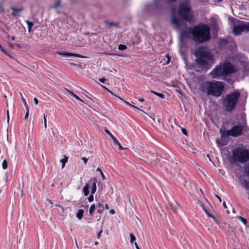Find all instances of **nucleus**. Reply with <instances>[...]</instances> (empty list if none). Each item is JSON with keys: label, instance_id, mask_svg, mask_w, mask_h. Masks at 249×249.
<instances>
[{"label": "nucleus", "instance_id": "41", "mask_svg": "<svg viewBox=\"0 0 249 249\" xmlns=\"http://www.w3.org/2000/svg\"><path fill=\"white\" fill-rule=\"evenodd\" d=\"M181 131L183 134H184L185 135H187V130L185 128H181Z\"/></svg>", "mask_w": 249, "mask_h": 249}, {"label": "nucleus", "instance_id": "39", "mask_svg": "<svg viewBox=\"0 0 249 249\" xmlns=\"http://www.w3.org/2000/svg\"><path fill=\"white\" fill-rule=\"evenodd\" d=\"M93 199H94V198H93V195L91 194L88 197V200H89V202H91L93 201Z\"/></svg>", "mask_w": 249, "mask_h": 249}, {"label": "nucleus", "instance_id": "43", "mask_svg": "<svg viewBox=\"0 0 249 249\" xmlns=\"http://www.w3.org/2000/svg\"><path fill=\"white\" fill-rule=\"evenodd\" d=\"M7 122H9V112L8 110H7Z\"/></svg>", "mask_w": 249, "mask_h": 249}, {"label": "nucleus", "instance_id": "42", "mask_svg": "<svg viewBox=\"0 0 249 249\" xmlns=\"http://www.w3.org/2000/svg\"><path fill=\"white\" fill-rule=\"evenodd\" d=\"M82 160H83L85 164H86L88 160V159L85 157H83Z\"/></svg>", "mask_w": 249, "mask_h": 249}, {"label": "nucleus", "instance_id": "47", "mask_svg": "<svg viewBox=\"0 0 249 249\" xmlns=\"http://www.w3.org/2000/svg\"><path fill=\"white\" fill-rule=\"evenodd\" d=\"M215 197L218 199V200L220 201V202H221L222 201V200H221V198H220V197L219 196H218V195H215Z\"/></svg>", "mask_w": 249, "mask_h": 249}, {"label": "nucleus", "instance_id": "30", "mask_svg": "<svg viewBox=\"0 0 249 249\" xmlns=\"http://www.w3.org/2000/svg\"><path fill=\"white\" fill-rule=\"evenodd\" d=\"M2 168H3V169H4V170L7 168V167H8V164H7V160H4L2 161Z\"/></svg>", "mask_w": 249, "mask_h": 249}, {"label": "nucleus", "instance_id": "20", "mask_svg": "<svg viewBox=\"0 0 249 249\" xmlns=\"http://www.w3.org/2000/svg\"><path fill=\"white\" fill-rule=\"evenodd\" d=\"M61 0H56L55 3L54 5L51 6L50 7L52 9H56L58 7H60L61 6Z\"/></svg>", "mask_w": 249, "mask_h": 249}, {"label": "nucleus", "instance_id": "25", "mask_svg": "<svg viewBox=\"0 0 249 249\" xmlns=\"http://www.w3.org/2000/svg\"><path fill=\"white\" fill-rule=\"evenodd\" d=\"M151 93L154 94L155 95L159 96V97H160L161 99H163L164 98V95L162 93H158L156 91H153V90H151L150 91Z\"/></svg>", "mask_w": 249, "mask_h": 249}, {"label": "nucleus", "instance_id": "40", "mask_svg": "<svg viewBox=\"0 0 249 249\" xmlns=\"http://www.w3.org/2000/svg\"><path fill=\"white\" fill-rule=\"evenodd\" d=\"M26 112L25 116V119H27L29 115V107L26 108Z\"/></svg>", "mask_w": 249, "mask_h": 249}, {"label": "nucleus", "instance_id": "37", "mask_svg": "<svg viewBox=\"0 0 249 249\" xmlns=\"http://www.w3.org/2000/svg\"><path fill=\"white\" fill-rule=\"evenodd\" d=\"M130 242H131V243H132L136 240L135 236L132 233L130 234Z\"/></svg>", "mask_w": 249, "mask_h": 249}, {"label": "nucleus", "instance_id": "51", "mask_svg": "<svg viewBox=\"0 0 249 249\" xmlns=\"http://www.w3.org/2000/svg\"><path fill=\"white\" fill-rule=\"evenodd\" d=\"M135 246L136 247V248L137 249H140V248L139 247V246H138V244L136 242L135 243Z\"/></svg>", "mask_w": 249, "mask_h": 249}, {"label": "nucleus", "instance_id": "55", "mask_svg": "<svg viewBox=\"0 0 249 249\" xmlns=\"http://www.w3.org/2000/svg\"><path fill=\"white\" fill-rule=\"evenodd\" d=\"M49 202L50 203V204H51L52 205L51 207H52L53 204L52 201L51 200H49Z\"/></svg>", "mask_w": 249, "mask_h": 249}, {"label": "nucleus", "instance_id": "63", "mask_svg": "<svg viewBox=\"0 0 249 249\" xmlns=\"http://www.w3.org/2000/svg\"><path fill=\"white\" fill-rule=\"evenodd\" d=\"M98 244V242H95V245H97Z\"/></svg>", "mask_w": 249, "mask_h": 249}, {"label": "nucleus", "instance_id": "13", "mask_svg": "<svg viewBox=\"0 0 249 249\" xmlns=\"http://www.w3.org/2000/svg\"><path fill=\"white\" fill-rule=\"evenodd\" d=\"M11 9L13 11V13H12V15L14 16H17V14L19 13V12L22 11L23 10V8H16L14 7H12L11 8Z\"/></svg>", "mask_w": 249, "mask_h": 249}, {"label": "nucleus", "instance_id": "61", "mask_svg": "<svg viewBox=\"0 0 249 249\" xmlns=\"http://www.w3.org/2000/svg\"><path fill=\"white\" fill-rule=\"evenodd\" d=\"M19 94H20L21 97L22 98V96H23L22 93L21 92H20Z\"/></svg>", "mask_w": 249, "mask_h": 249}, {"label": "nucleus", "instance_id": "33", "mask_svg": "<svg viewBox=\"0 0 249 249\" xmlns=\"http://www.w3.org/2000/svg\"><path fill=\"white\" fill-rule=\"evenodd\" d=\"M122 101H123L125 104L128 105V106H130L132 107H133V108H136L137 109H139V110H140L138 107H136V106H133L132 105H131L129 103H128V102L127 101H125L124 100H123V99L121 100Z\"/></svg>", "mask_w": 249, "mask_h": 249}, {"label": "nucleus", "instance_id": "59", "mask_svg": "<svg viewBox=\"0 0 249 249\" xmlns=\"http://www.w3.org/2000/svg\"><path fill=\"white\" fill-rule=\"evenodd\" d=\"M44 126H45V128H46L47 126V123H44Z\"/></svg>", "mask_w": 249, "mask_h": 249}, {"label": "nucleus", "instance_id": "17", "mask_svg": "<svg viewBox=\"0 0 249 249\" xmlns=\"http://www.w3.org/2000/svg\"><path fill=\"white\" fill-rule=\"evenodd\" d=\"M57 53L64 56L65 57H69L71 56V53H69L65 51H61V52H57Z\"/></svg>", "mask_w": 249, "mask_h": 249}, {"label": "nucleus", "instance_id": "48", "mask_svg": "<svg viewBox=\"0 0 249 249\" xmlns=\"http://www.w3.org/2000/svg\"><path fill=\"white\" fill-rule=\"evenodd\" d=\"M109 213L110 214H113L115 213V212L113 209H111L109 211Z\"/></svg>", "mask_w": 249, "mask_h": 249}, {"label": "nucleus", "instance_id": "2", "mask_svg": "<svg viewBox=\"0 0 249 249\" xmlns=\"http://www.w3.org/2000/svg\"><path fill=\"white\" fill-rule=\"evenodd\" d=\"M195 54L196 57V61L197 65L202 69L208 68L210 64L214 63L213 56L207 47L203 46L198 47Z\"/></svg>", "mask_w": 249, "mask_h": 249}, {"label": "nucleus", "instance_id": "45", "mask_svg": "<svg viewBox=\"0 0 249 249\" xmlns=\"http://www.w3.org/2000/svg\"><path fill=\"white\" fill-rule=\"evenodd\" d=\"M103 231V230H101L98 233V235H97V238L98 239H99L100 238V236H101V233Z\"/></svg>", "mask_w": 249, "mask_h": 249}, {"label": "nucleus", "instance_id": "7", "mask_svg": "<svg viewBox=\"0 0 249 249\" xmlns=\"http://www.w3.org/2000/svg\"><path fill=\"white\" fill-rule=\"evenodd\" d=\"M178 12L180 18L183 20L189 21L192 18V13L190 4L186 2L179 5Z\"/></svg>", "mask_w": 249, "mask_h": 249}, {"label": "nucleus", "instance_id": "19", "mask_svg": "<svg viewBox=\"0 0 249 249\" xmlns=\"http://www.w3.org/2000/svg\"><path fill=\"white\" fill-rule=\"evenodd\" d=\"M113 141L114 143L119 146V149L120 150H123L125 149V148L123 147L121 144L119 143V142L117 140L116 138H113Z\"/></svg>", "mask_w": 249, "mask_h": 249}, {"label": "nucleus", "instance_id": "57", "mask_svg": "<svg viewBox=\"0 0 249 249\" xmlns=\"http://www.w3.org/2000/svg\"><path fill=\"white\" fill-rule=\"evenodd\" d=\"M105 208L107 210L108 209V205L107 204H106L105 205Z\"/></svg>", "mask_w": 249, "mask_h": 249}, {"label": "nucleus", "instance_id": "54", "mask_svg": "<svg viewBox=\"0 0 249 249\" xmlns=\"http://www.w3.org/2000/svg\"><path fill=\"white\" fill-rule=\"evenodd\" d=\"M0 49L2 52H5L4 50L3 49L2 47L1 46V45L0 44Z\"/></svg>", "mask_w": 249, "mask_h": 249}, {"label": "nucleus", "instance_id": "29", "mask_svg": "<svg viewBox=\"0 0 249 249\" xmlns=\"http://www.w3.org/2000/svg\"><path fill=\"white\" fill-rule=\"evenodd\" d=\"M95 209V206L94 204H92L90 206L89 210V213L90 215H92L93 212L94 211Z\"/></svg>", "mask_w": 249, "mask_h": 249}, {"label": "nucleus", "instance_id": "18", "mask_svg": "<svg viewBox=\"0 0 249 249\" xmlns=\"http://www.w3.org/2000/svg\"><path fill=\"white\" fill-rule=\"evenodd\" d=\"M83 213H84V210H82V209H80L78 211L77 213H76V216L78 219L80 220L83 217Z\"/></svg>", "mask_w": 249, "mask_h": 249}, {"label": "nucleus", "instance_id": "32", "mask_svg": "<svg viewBox=\"0 0 249 249\" xmlns=\"http://www.w3.org/2000/svg\"><path fill=\"white\" fill-rule=\"evenodd\" d=\"M126 49V46L123 44H120L118 46V49L121 51H123Z\"/></svg>", "mask_w": 249, "mask_h": 249}, {"label": "nucleus", "instance_id": "64", "mask_svg": "<svg viewBox=\"0 0 249 249\" xmlns=\"http://www.w3.org/2000/svg\"><path fill=\"white\" fill-rule=\"evenodd\" d=\"M109 54L111 55H115V54H113V53H110Z\"/></svg>", "mask_w": 249, "mask_h": 249}, {"label": "nucleus", "instance_id": "26", "mask_svg": "<svg viewBox=\"0 0 249 249\" xmlns=\"http://www.w3.org/2000/svg\"><path fill=\"white\" fill-rule=\"evenodd\" d=\"M98 207L100 208L97 211L98 213L100 214L102 213L104 211L103 205L102 204L99 203L98 205Z\"/></svg>", "mask_w": 249, "mask_h": 249}, {"label": "nucleus", "instance_id": "24", "mask_svg": "<svg viewBox=\"0 0 249 249\" xmlns=\"http://www.w3.org/2000/svg\"><path fill=\"white\" fill-rule=\"evenodd\" d=\"M26 23L28 25V31L29 32H30L31 31V29H32V27L34 26V22H31L29 20H26Z\"/></svg>", "mask_w": 249, "mask_h": 249}, {"label": "nucleus", "instance_id": "35", "mask_svg": "<svg viewBox=\"0 0 249 249\" xmlns=\"http://www.w3.org/2000/svg\"><path fill=\"white\" fill-rule=\"evenodd\" d=\"M102 87H103L104 88H105V89H107L108 92H110L112 95H114V96H115L116 97H117V98H118V99H120V100H122V99L121 97H119V96H118L116 95L115 94H114L112 92H111L110 90H109L108 89H107V88H106L105 87H104V86H103Z\"/></svg>", "mask_w": 249, "mask_h": 249}, {"label": "nucleus", "instance_id": "56", "mask_svg": "<svg viewBox=\"0 0 249 249\" xmlns=\"http://www.w3.org/2000/svg\"><path fill=\"white\" fill-rule=\"evenodd\" d=\"M139 101L141 102H143L144 101V100L142 98V99H139Z\"/></svg>", "mask_w": 249, "mask_h": 249}, {"label": "nucleus", "instance_id": "1", "mask_svg": "<svg viewBox=\"0 0 249 249\" xmlns=\"http://www.w3.org/2000/svg\"><path fill=\"white\" fill-rule=\"evenodd\" d=\"M182 36L192 39L196 44H201L210 39V30L205 24H199L189 27L181 32Z\"/></svg>", "mask_w": 249, "mask_h": 249}, {"label": "nucleus", "instance_id": "11", "mask_svg": "<svg viewBox=\"0 0 249 249\" xmlns=\"http://www.w3.org/2000/svg\"><path fill=\"white\" fill-rule=\"evenodd\" d=\"M171 23L175 25L176 28H179L181 26L182 21L173 16L171 19Z\"/></svg>", "mask_w": 249, "mask_h": 249}, {"label": "nucleus", "instance_id": "6", "mask_svg": "<svg viewBox=\"0 0 249 249\" xmlns=\"http://www.w3.org/2000/svg\"><path fill=\"white\" fill-rule=\"evenodd\" d=\"M240 96V93L237 90L226 95L223 104L227 111H231L234 109Z\"/></svg>", "mask_w": 249, "mask_h": 249}, {"label": "nucleus", "instance_id": "21", "mask_svg": "<svg viewBox=\"0 0 249 249\" xmlns=\"http://www.w3.org/2000/svg\"><path fill=\"white\" fill-rule=\"evenodd\" d=\"M106 24L109 27H117L119 26V23L117 22H105Z\"/></svg>", "mask_w": 249, "mask_h": 249}, {"label": "nucleus", "instance_id": "52", "mask_svg": "<svg viewBox=\"0 0 249 249\" xmlns=\"http://www.w3.org/2000/svg\"><path fill=\"white\" fill-rule=\"evenodd\" d=\"M170 61V58L168 56V59H167V60L166 61V64L169 63Z\"/></svg>", "mask_w": 249, "mask_h": 249}, {"label": "nucleus", "instance_id": "22", "mask_svg": "<svg viewBox=\"0 0 249 249\" xmlns=\"http://www.w3.org/2000/svg\"><path fill=\"white\" fill-rule=\"evenodd\" d=\"M97 180L95 178L93 179V182L92 183V186L91 188V194H93L95 193L96 191V184Z\"/></svg>", "mask_w": 249, "mask_h": 249}, {"label": "nucleus", "instance_id": "36", "mask_svg": "<svg viewBox=\"0 0 249 249\" xmlns=\"http://www.w3.org/2000/svg\"><path fill=\"white\" fill-rule=\"evenodd\" d=\"M21 100L23 102V103H24V105L25 107V108H28L29 107V106H28L27 105V103L26 101V100L25 99V98L23 97V96H22V98H21Z\"/></svg>", "mask_w": 249, "mask_h": 249}, {"label": "nucleus", "instance_id": "62", "mask_svg": "<svg viewBox=\"0 0 249 249\" xmlns=\"http://www.w3.org/2000/svg\"><path fill=\"white\" fill-rule=\"evenodd\" d=\"M15 36H13V37H12V40H14V39H15Z\"/></svg>", "mask_w": 249, "mask_h": 249}, {"label": "nucleus", "instance_id": "10", "mask_svg": "<svg viewBox=\"0 0 249 249\" xmlns=\"http://www.w3.org/2000/svg\"><path fill=\"white\" fill-rule=\"evenodd\" d=\"M242 32H249V22L239 21Z\"/></svg>", "mask_w": 249, "mask_h": 249}, {"label": "nucleus", "instance_id": "58", "mask_svg": "<svg viewBox=\"0 0 249 249\" xmlns=\"http://www.w3.org/2000/svg\"><path fill=\"white\" fill-rule=\"evenodd\" d=\"M203 210H204V211L205 212H206L207 211V209H206L205 207V208H203Z\"/></svg>", "mask_w": 249, "mask_h": 249}, {"label": "nucleus", "instance_id": "15", "mask_svg": "<svg viewBox=\"0 0 249 249\" xmlns=\"http://www.w3.org/2000/svg\"><path fill=\"white\" fill-rule=\"evenodd\" d=\"M65 89L68 92V93H69V94L71 95V96L72 97H73L74 98H75L76 99H77L82 102H84L82 99H81L77 95L73 93L72 91H71V90H70L69 89Z\"/></svg>", "mask_w": 249, "mask_h": 249}, {"label": "nucleus", "instance_id": "27", "mask_svg": "<svg viewBox=\"0 0 249 249\" xmlns=\"http://www.w3.org/2000/svg\"><path fill=\"white\" fill-rule=\"evenodd\" d=\"M205 213L208 217H212L213 219V220L215 222H216V223H218V221L216 219V218L214 217V216L213 215H212L209 213V212L208 210Z\"/></svg>", "mask_w": 249, "mask_h": 249}, {"label": "nucleus", "instance_id": "49", "mask_svg": "<svg viewBox=\"0 0 249 249\" xmlns=\"http://www.w3.org/2000/svg\"><path fill=\"white\" fill-rule=\"evenodd\" d=\"M199 203L200 204V205L201 206L202 209H203V208H205L204 205H203V204L201 202L199 201Z\"/></svg>", "mask_w": 249, "mask_h": 249}, {"label": "nucleus", "instance_id": "16", "mask_svg": "<svg viewBox=\"0 0 249 249\" xmlns=\"http://www.w3.org/2000/svg\"><path fill=\"white\" fill-rule=\"evenodd\" d=\"M83 191L85 196H87L89 194V185L86 183L83 188Z\"/></svg>", "mask_w": 249, "mask_h": 249}, {"label": "nucleus", "instance_id": "5", "mask_svg": "<svg viewBox=\"0 0 249 249\" xmlns=\"http://www.w3.org/2000/svg\"><path fill=\"white\" fill-rule=\"evenodd\" d=\"M249 160V150L244 147H237L232 151L231 163L240 162L244 163Z\"/></svg>", "mask_w": 249, "mask_h": 249}, {"label": "nucleus", "instance_id": "46", "mask_svg": "<svg viewBox=\"0 0 249 249\" xmlns=\"http://www.w3.org/2000/svg\"><path fill=\"white\" fill-rule=\"evenodd\" d=\"M34 101L36 105H37L38 104V101L36 98H34Z\"/></svg>", "mask_w": 249, "mask_h": 249}, {"label": "nucleus", "instance_id": "28", "mask_svg": "<svg viewBox=\"0 0 249 249\" xmlns=\"http://www.w3.org/2000/svg\"><path fill=\"white\" fill-rule=\"evenodd\" d=\"M237 218L239 220L241 221L244 223V225H247V220L245 218L242 217L241 216H239V215L237 216Z\"/></svg>", "mask_w": 249, "mask_h": 249}, {"label": "nucleus", "instance_id": "9", "mask_svg": "<svg viewBox=\"0 0 249 249\" xmlns=\"http://www.w3.org/2000/svg\"><path fill=\"white\" fill-rule=\"evenodd\" d=\"M244 173L248 178H246L244 176H242L239 178V179L242 187L249 190V163L244 166Z\"/></svg>", "mask_w": 249, "mask_h": 249}, {"label": "nucleus", "instance_id": "34", "mask_svg": "<svg viewBox=\"0 0 249 249\" xmlns=\"http://www.w3.org/2000/svg\"><path fill=\"white\" fill-rule=\"evenodd\" d=\"M105 132H106L107 134H108V135L111 137V139H112V140H113V138H115V137H114V136H113V135H112V134L110 132V131H109L108 129H107V128H105Z\"/></svg>", "mask_w": 249, "mask_h": 249}, {"label": "nucleus", "instance_id": "50", "mask_svg": "<svg viewBox=\"0 0 249 249\" xmlns=\"http://www.w3.org/2000/svg\"><path fill=\"white\" fill-rule=\"evenodd\" d=\"M43 119H44V123H47V119H46V116H45V114H44Z\"/></svg>", "mask_w": 249, "mask_h": 249}, {"label": "nucleus", "instance_id": "4", "mask_svg": "<svg viewBox=\"0 0 249 249\" xmlns=\"http://www.w3.org/2000/svg\"><path fill=\"white\" fill-rule=\"evenodd\" d=\"M204 87L208 95L218 97L224 91L225 86L223 82L221 81H207L204 83Z\"/></svg>", "mask_w": 249, "mask_h": 249}, {"label": "nucleus", "instance_id": "60", "mask_svg": "<svg viewBox=\"0 0 249 249\" xmlns=\"http://www.w3.org/2000/svg\"><path fill=\"white\" fill-rule=\"evenodd\" d=\"M200 191H201V193L203 195V194H204V193H203V192L202 190V189H200Z\"/></svg>", "mask_w": 249, "mask_h": 249}, {"label": "nucleus", "instance_id": "53", "mask_svg": "<svg viewBox=\"0 0 249 249\" xmlns=\"http://www.w3.org/2000/svg\"><path fill=\"white\" fill-rule=\"evenodd\" d=\"M223 207H224L225 208H227V206H226V204L225 202H224L223 203Z\"/></svg>", "mask_w": 249, "mask_h": 249}, {"label": "nucleus", "instance_id": "3", "mask_svg": "<svg viewBox=\"0 0 249 249\" xmlns=\"http://www.w3.org/2000/svg\"><path fill=\"white\" fill-rule=\"evenodd\" d=\"M234 66L229 62H224L216 66L211 72L210 75L213 78H219L235 72Z\"/></svg>", "mask_w": 249, "mask_h": 249}, {"label": "nucleus", "instance_id": "23", "mask_svg": "<svg viewBox=\"0 0 249 249\" xmlns=\"http://www.w3.org/2000/svg\"><path fill=\"white\" fill-rule=\"evenodd\" d=\"M68 157L64 155V158L60 160V162L62 163V168H64L65 164L68 162Z\"/></svg>", "mask_w": 249, "mask_h": 249}, {"label": "nucleus", "instance_id": "31", "mask_svg": "<svg viewBox=\"0 0 249 249\" xmlns=\"http://www.w3.org/2000/svg\"><path fill=\"white\" fill-rule=\"evenodd\" d=\"M97 171H99L100 173V175H101L102 178L103 180H105L106 179L105 176L104 175L103 172L101 170V169L99 167H98L97 169Z\"/></svg>", "mask_w": 249, "mask_h": 249}, {"label": "nucleus", "instance_id": "38", "mask_svg": "<svg viewBox=\"0 0 249 249\" xmlns=\"http://www.w3.org/2000/svg\"><path fill=\"white\" fill-rule=\"evenodd\" d=\"M71 56H76V57H80V58L85 57V56H84L82 55H80V54H79L77 53H71Z\"/></svg>", "mask_w": 249, "mask_h": 249}, {"label": "nucleus", "instance_id": "44", "mask_svg": "<svg viewBox=\"0 0 249 249\" xmlns=\"http://www.w3.org/2000/svg\"><path fill=\"white\" fill-rule=\"evenodd\" d=\"M106 79L104 78L99 79V81L101 82V83H104Z\"/></svg>", "mask_w": 249, "mask_h": 249}, {"label": "nucleus", "instance_id": "14", "mask_svg": "<svg viewBox=\"0 0 249 249\" xmlns=\"http://www.w3.org/2000/svg\"><path fill=\"white\" fill-rule=\"evenodd\" d=\"M227 41L225 39H221L218 42V46L220 48H223L227 45Z\"/></svg>", "mask_w": 249, "mask_h": 249}, {"label": "nucleus", "instance_id": "8", "mask_svg": "<svg viewBox=\"0 0 249 249\" xmlns=\"http://www.w3.org/2000/svg\"><path fill=\"white\" fill-rule=\"evenodd\" d=\"M244 127V124H243L239 123L237 125L233 126L230 130L226 131H222L221 130H220L221 136L222 137H239L242 135L243 129Z\"/></svg>", "mask_w": 249, "mask_h": 249}, {"label": "nucleus", "instance_id": "12", "mask_svg": "<svg viewBox=\"0 0 249 249\" xmlns=\"http://www.w3.org/2000/svg\"><path fill=\"white\" fill-rule=\"evenodd\" d=\"M232 32L233 34L235 36H239L241 34L242 31L239 22L238 25H236L233 27Z\"/></svg>", "mask_w": 249, "mask_h": 249}]
</instances>
